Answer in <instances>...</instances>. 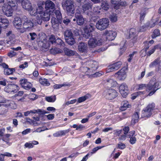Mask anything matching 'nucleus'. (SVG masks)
<instances>
[{
  "label": "nucleus",
  "instance_id": "1",
  "mask_svg": "<svg viewBox=\"0 0 161 161\" xmlns=\"http://www.w3.org/2000/svg\"><path fill=\"white\" fill-rule=\"evenodd\" d=\"M44 2L40 1L37 4L36 9L38 14L36 17V22L35 23L40 25L43 21H48L50 18V14L44 11Z\"/></svg>",
  "mask_w": 161,
  "mask_h": 161
},
{
  "label": "nucleus",
  "instance_id": "2",
  "mask_svg": "<svg viewBox=\"0 0 161 161\" xmlns=\"http://www.w3.org/2000/svg\"><path fill=\"white\" fill-rule=\"evenodd\" d=\"M17 6L13 1H9L8 3H4L2 7V11L4 14L8 17L12 16L13 11L16 9Z\"/></svg>",
  "mask_w": 161,
  "mask_h": 161
},
{
  "label": "nucleus",
  "instance_id": "3",
  "mask_svg": "<svg viewBox=\"0 0 161 161\" xmlns=\"http://www.w3.org/2000/svg\"><path fill=\"white\" fill-rule=\"evenodd\" d=\"M110 22L107 18H104L99 19L96 23V27L100 31H103L108 27Z\"/></svg>",
  "mask_w": 161,
  "mask_h": 161
},
{
  "label": "nucleus",
  "instance_id": "4",
  "mask_svg": "<svg viewBox=\"0 0 161 161\" xmlns=\"http://www.w3.org/2000/svg\"><path fill=\"white\" fill-rule=\"evenodd\" d=\"M73 0H66L62 3V6L65 9L68 14H70L74 13L75 10Z\"/></svg>",
  "mask_w": 161,
  "mask_h": 161
},
{
  "label": "nucleus",
  "instance_id": "5",
  "mask_svg": "<svg viewBox=\"0 0 161 161\" xmlns=\"http://www.w3.org/2000/svg\"><path fill=\"white\" fill-rule=\"evenodd\" d=\"M88 43L89 47L93 48L102 45L103 41L100 37H92L89 39Z\"/></svg>",
  "mask_w": 161,
  "mask_h": 161
},
{
  "label": "nucleus",
  "instance_id": "6",
  "mask_svg": "<svg viewBox=\"0 0 161 161\" xmlns=\"http://www.w3.org/2000/svg\"><path fill=\"white\" fill-rule=\"evenodd\" d=\"M82 13V11L81 8L77 9L75 14V18L73 19V21H76L77 24L79 25H82L84 22V19L81 15Z\"/></svg>",
  "mask_w": 161,
  "mask_h": 161
},
{
  "label": "nucleus",
  "instance_id": "7",
  "mask_svg": "<svg viewBox=\"0 0 161 161\" xmlns=\"http://www.w3.org/2000/svg\"><path fill=\"white\" fill-rule=\"evenodd\" d=\"M64 38L66 42L69 45H72L75 43L73 34L70 30H67L64 32Z\"/></svg>",
  "mask_w": 161,
  "mask_h": 161
},
{
  "label": "nucleus",
  "instance_id": "8",
  "mask_svg": "<svg viewBox=\"0 0 161 161\" xmlns=\"http://www.w3.org/2000/svg\"><path fill=\"white\" fill-rule=\"evenodd\" d=\"M103 95L106 99L112 100L118 96V93L114 89H108L104 91Z\"/></svg>",
  "mask_w": 161,
  "mask_h": 161
},
{
  "label": "nucleus",
  "instance_id": "9",
  "mask_svg": "<svg viewBox=\"0 0 161 161\" xmlns=\"http://www.w3.org/2000/svg\"><path fill=\"white\" fill-rule=\"evenodd\" d=\"M0 103H3L2 106L6 107H9L11 108L15 109L16 105L14 102L11 100H6L3 97L0 95Z\"/></svg>",
  "mask_w": 161,
  "mask_h": 161
},
{
  "label": "nucleus",
  "instance_id": "10",
  "mask_svg": "<svg viewBox=\"0 0 161 161\" xmlns=\"http://www.w3.org/2000/svg\"><path fill=\"white\" fill-rule=\"evenodd\" d=\"M23 19L24 21L23 27L25 29L30 30L33 26L34 24H37V23H35L36 22V18L35 19V21L33 20V22L30 19H28L25 16L23 17ZM37 24H38L37 23Z\"/></svg>",
  "mask_w": 161,
  "mask_h": 161
},
{
  "label": "nucleus",
  "instance_id": "11",
  "mask_svg": "<svg viewBox=\"0 0 161 161\" xmlns=\"http://www.w3.org/2000/svg\"><path fill=\"white\" fill-rule=\"evenodd\" d=\"M45 8L46 12L51 14V12H53L55 9L54 3L50 0H47L44 2Z\"/></svg>",
  "mask_w": 161,
  "mask_h": 161
},
{
  "label": "nucleus",
  "instance_id": "12",
  "mask_svg": "<svg viewBox=\"0 0 161 161\" xmlns=\"http://www.w3.org/2000/svg\"><path fill=\"white\" fill-rule=\"evenodd\" d=\"M19 87L15 84L8 85L5 88L4 91L8 93H15L19 90Z\"/></svg>",
  "mask_w": 161,
  "mask_h": 161
},
{
  "label": "nucleus",
  "instance_id": "13",
  "mask_svg": "<svg viewBox=\"0 0 161 161\" xmlns=\"http://www.w3.org/2000/svg\"><path fill=\"white\" fill-rule=\"evenodd\" d=\"M116 35V33L112 31H106L103 34V36H104L106 39L109 41L114 40Z\"/></svg>",
  "mask_w": 161,
  "mask_h": 161
},
{
  "label": "nucleus",
  "instance_id": "14",
  "mask_svg": "<svg viewBox=\"0 0 161 161\" xmlns=\"http://www.w3.org/2000/svg\"><path fill=\"white\" fill-rule=\"evenodd\" d=\"M122 63L119 61L108 66L107 69V72H112L118 69L121 67Z\"/></svg>",
  "mask_w": 161,
  "mask_h": 161
},
{
  "label": "nucleus",
  "instance_id": "15",
  "mask_svg": "<svg viewBox=\"0 0 161 161\" xmlns=\"http://www.w3.org/2000/svg\"><path fill=\"white\" fill-rule=\"evenodd\" d=\"M119 90L120 94L124 97H125L128 93V88L125 84H122L119 87Z\"/></svg>",
  "mask_w": 161,
  "mask_h": 161
},
{
  "label": "nucleus",
  "instance_id": "16",
  "mask_svg": "<svg viewBox=\"0 0 161 161\" xmlns=\"http://www.w3.org/2000/svg\"><path fill=\"white\" fill-rule=\"evenodd\" d=\"M19 83L21 86L25 90H28L32 86L31 83L28 82L27 80L25 78L21 79L19 80Z\"/></svg>",
  "mask_w": 161,
  "mask_h": 161
},
{
  "label": "nucleus",
  "instance_id": "17",
  "mask_svg": "<svg viewBox=\"0 0 161 161\" xmlns=\"http://www.w3.org/2000/svg\"><path fill=\"white\" fill-rule=\"evenodd\" d=\"M115 75H118V79L119 80H123L126 77V72L125 69L123 68L115 74Z\"/></svg>",
  "mask_w": 161,
  "mask_h": 161
},
{
  "label": "nucleus",
  "instance_id": "18",
  "mask_svg": "<svg viewBox=\"0 0 161 161\" xmlns=\"http://www.w3.org/2000/svg\"><path fill=\"white\" fill-rule=\"evenodd\" d=\"M51 22L53 28L55 30H57L58 28L59 24L62 23V20H61V21H60L59 19L57 18L52 17L51 19Z\"/></svg>",
  "mask_w": 161,
  "mask_h": 161
},
{
  "label": "nucleus",
  "instance_id": "19",
  "mask_svg": "<svg viewBox=\"0 0 161 161\" xmlns=\"http://www.w3.org/2000/svg\"><path fill=\"white\" fill-rule=\"evenodd\" d=\"M146 90L147 91H150L148 94V95L149 96L153 95L157 90L153 84H150V81L147 86Z\"/></svg>",
  "mask_w": 161,
  "mask_h": 161
},
{
  "label": "nucleus",
  "instance_id": "20",
  "mask_svg": "<svg viewBox=\"0 0 161 161\" xmlns=\"http://www.w3.org/2000/svg\"><path fill=\"white\" fill-rule=\"evenodd\" d=\"M150 84H153L157 90L161 87V82L155 78H153L150 80Z\"/></svg>",
  "mask_w": 161,
  "mask_h": 161
},
{
  "label": "nucleus",
  "instance_id": "21",
  "mask_svg": "<svg viewBox=\"0 0 161 161\" xmlns=\"http://www.w3.org/2000/svg\"><path fill=\"white\" fill-rule=\"evenodd\" d=\"M79 50L81 52L86 53L87 52L88 47L87 44L83 42H80L78 46Z\"/></svg>",
  "mask_w": 161,
  "mask_h": 161
},
{
  "label": "nucleus",
  "instance_id": "22",
  "mask_svg": "<svg viewBox=\"0 0 161 161\" xmlns=\"http://www.w3.org/2000/svg\"><path fill=\"white\" fill-rule=\"evenodd\" d=\"M13 24L16 28L19 29L22 26V22L20 18L18 17L15 18L13 21Z\"/></svg>",
  "mask_w": 161,
  "mask_h": 161
},
{
  "label": "nucleus",
  "instance_id": "23",
  "mask_svg": "<svg viewBox=\"0 0 161 161\" xmlns=\"http://www.w3.org/2000/svg\"><path fill=\"white\" fill-rule=\"evenodd\" d=\"M69 129L64 130H59L53 134V136L54 137H58L60 136L64 135L70 131Z\"/></svg>",
  "mask_w": 161,
  "mask_h": 161
},
{
  "label": "nucleus",
  "instance_id": "24",
  "mask_svg": "<svg viewBox=\"0 0 161 161\" xmlns=\"http://www.w3.org/2000/svg\"><path fill=\"white\" fill-rule=\"evenodd\" d=\"M152 115V112L146 108L142 111V117H149Z\"/></svg>",
  "mask_w": 161,
  "mask_h": 161
},
{
  "label": "nucleus",
  "instance_id": "25",
  "mask_svg": "<svg viewBox=\"0 0 161 161\" xmlns=\"http://www.w3.org/2000/svg\"><path fill=\"white\" fill-rule=\"evenodd\" d=\"M22 5L23 8L28 11L30 10L32 7L31 3L29 1L27 0H25L22 2Z\"/></svg>",
  "mask_w": 161,
  "mask_h": 161
},
{
  "label": "nucleus",
  "instance_id": "26",
  "mask_svg": "<svg viewBox=\"0 0 161 161\" xmlns=\"http://www.w3.org/2000/svg\"><path fill=\"white\" fill-rule=\"evenodd\" d=\"M138 33L135 29L131 28L129 31V37L132 39H135L137 36Z\"/></svg>",
  "mask_w": 161,
  "mask_h": 161
},
{
  "label": "nucleus",
  "instance_id": "27",
  "mask_svg": "<svg viewBox=\"0 0 161 161\" xmlns=\"http://www.w3.org/2000/svg\"><path fill=\"white\" fill-rule=\"evenodd\" d=\"M9 24L8 20L4 18L0 17V25L3 27H7Z\"/></svg>",
  "mask_w": 161,
  "mask_h": 161
},
{
  "label": "nucleus",
  "instance_id": "28",
  "mask_svg": "<svg viewBox=\"0 0 161 161\" xmlns=\"http://www.w3.org/2000/svg\"><path fill=\"white\" fill-rule=\"evenodd\" d=\"M161 63V60L159 58H158L149 64V67L150 68H153L159 65Z\"/></svg>",
  "mask_w": 161,
  "mask_h": 161
},
{
  "label": "nucleus",
  "instance_id": "29",
  "mask_svg": "<svg viewBox=\"0 0 161 161\" xmlns=\"http://www.w3.org/2000/svg\"><path fill=\"white\" fill-rule=\"evenodd\" d=\"M95 26L94 23H90L89 25H86L84 29L87 30L89 31L92 32L95 30Z\"/></svg>",
  "mask_w": 161,
  "mask_h": 161
},
{
  "label": "nucleus",
  "instance_id": "30",
  "mask_svg": "<svg viewBox=\"0 0 161 161\" xmlns=\"http://www.w3.org/2000/svg\"><path fill=\"white\" fill-rule=\"evenodd\" d=\"M106 85L109 87H112L115 86L117 84V82L113 79H108L106 80Z\"/></svg>",
  "mask_w": 161,
  "mask_h": 161
},
{
  "label": "nucleus",
  "instance_id": "31",
  "mask_svg": "<svg viewBox=\"0 0 161 161\" xmlns=\"http://www.w3.org/2000/svg\"><path fill=\"white\" fill-rule=\"evenodd\" d=\"M126 40H123L120 43V48L119 53L120 55H122L123 52L126 50L125 43H126Z\"/></svg>",
  "mask_w": 161,
  "mask_h": 161
},
{
  "label": "nucleus",
  "instance_id": "32",
  "mask_svg": "<svg viewBox=\"0 0 161 161\" xmlns=\"http://www.w3.org/2000/svg\"><path fill=\"white\" fill-rule=\"evenodd\" d=\"M63 49L65 54L67 56H72L74 55L75 54L74 51L66 47H64Z\"/></svg>",
  "mask_w": 161,
  "mask_h": 161
},
{
  "label": "nucleus",
  "instance_id": "33",
  "mask_svg": "<svg viewBox=\"0 0 161 161\" xmlns=\"http://www.w3.org/2000/svg\"><path fill=\"white\" fill-rule=\"evenodd\" d=\"M121 106L120 108V109L122 111L126 110L127 108L130 107V105H129L127 101H124L121 103Z\"/></svg>",
  "mask_w": 161,
  "mask_h": 161
},
{
  "label": "nucleus",
  "instance_id": "34",
  "mask_svg": "<svg viewBox=\"0 0 161 161\" xmlns=\"http://www.w3.org/2000/svg\"><path fill=\"white\" fill-rule=\"evenodd\" d=\"M15 71L14 68H9L8 67L4 69V72L5 75H9L12 74Z\"/></svg>",
  "mask_w": 161,
  "mask_h": 161
},
{
  "label": "nucleus",
  "instance_id": "35",
  "mask_svg": "<svg viewBox=\"0 0 161 161\" xmlns=\"http://www.w3.org/2000/svg\"><path fill=\"white\" fill-rule=\"evenodd\" d=\"M6 37L7 39L11 41H13V40L15 38V35L12 33V31H10L7 33Z\"/></svg>",
  "mask_w": 161,
  "mask_h": 161
},
{
  "label": "nucleus",
  "instance_id": "36",
  "mask_svg": "<svg viewBox=\"0 0 161 161\" xmlns=\"http://www.w3.org/2000/svg\"><path fill=\"white\" fill-rule=\"evenodd\" d=\"M92 5L91 3H88L84 4L83 6L82 13L86 10H90L91 9Z\"/></svg>",
  "mask_w": 161,
  "mask_h": 161
},
{
  "label": "nucleus",
  "instance_id": "37",
  "mask_svg": "<svg viewBox=\"0 0 161 161\" xmlns=\"http://www.w3.org/2000/svg\"><path fill=\"white\" fill-rule=\"evenodd\" d=\"M148 29L154 27L156 24V22H154L153 20H151L145 23Z\"/></svg>",
  "mask_w": 161,
  "mask_h": 161
},
{
  "label": "nucleus",
  "instance_id": "38",
  "mask_svg": "<svg viewBox=\"0 0 161 161\" xmlns=\"http://www.w3.org/2000/svg\"><path fill=\"white\" fill-rule=\"evenodd\" d=\"M59 45L61 47H64L65 46L64 42L60 38L57 37L56 38L55 45Z\"/></svg>",
  "mask_w": 161,
  "mask_h": 161
},
{
  "label": "nucleus",
  "instance_id": "39",
  "mask_svg": "<svg viewBox=\"0 0 161 161\" xmlns=\"http://www.w3.org/2000/svg\"><path fill=\"white\" fill-rule=\"evenodd\" d=\"M102 8L105 11H107L109 8V5L107 1H104L102 3L101 6Z\"/></svg>",
  "mask_w": 161,
  "mask_h": 161
},
{
  "label": "nucleus",
  "instance_id": "40",
  "mask_svg": "<svg viewBox=\"0 0 161 161\" xmlns=\"http://www.w3.org/2000/svg\"><path fill=\"white\" fill-rule=\"evenodd\" d=\"M39 82L42 85L48 86L50 85V83L47 80L44 78H41L39 80Z\"/></svg>",
  "mask_w": 161,
  "mask_h": 161
},
{
  "label": "nucleus",
  "instance_id": "41",
  "mask_svg": "<svg viewBox=\"0 0 161 161\" xmlns=\"http://www.w3.org/2000/svg\"><path fill=\"white\" fill-rule=\"evenodd\" d=\"M45 100L48 102H54L56 100L55 96H52L49 97H45Z\"/></svg>",
  "mask_w": 161,
  "mask_h": 161
},
{
  "label": "nucleus",
  "instance_id": "42",
  "mask_svg": "<svg viewBox=\"0 0 161 161\" xmlns=\"http://www.w3.org/2000/svg\"><path fill=\"white\" fill-rule=\"evenodd\" d=\"M139 118L138 112H136L132 116V121L134 123H135L137 121Z\"/></svg>",
  "mask_w": 161,
  "mask_h": 161
},
{
  "label": "nucleus",
  "instance_id": "43",
  "mask_svg": "<svg viewBox=\"0 0 161 161\" xmlns=\"http://www.w3.org/2000/svg\"><path fill=\"white\" fill-rule=\"evenodd\" d=\"M90 96L89 95L87 94L84 96L79 97L78 100V102L80 103L85 101L86 100L88 99Z\"/></svg>",
  "mask_w": 161,
  "mask_h": 161
},
{
  "label": "nucleus",
  "instance_id": "44",
  "mask_svg": "<svg viewBox=\"0 0 161 161\" xmlns=\"http://www.w3.org/2000/svg\"><path fill=\"white\" fill-rule=\"evenodd\" d=\"M84 31L82 34L83 37L86 39L88 38L91 35V32L85 29H84Z\"/></svg>",
  "mask_w": 161,
  "mask_h": 161
},
{
  "label": "nucleus",
  "instance_id": "45",
  "mask_svg": "<svg viewBox=\"0 0 161 161\" xmlns=\"http://www.w3.org/2000/svg\"><path fill=\"white\" fill-rule=\"evenodd\" d=\"M57 38V37H56L53 35H52L49 38L48 40L49 43H51L52 44H54L55 45Z\"/></svg>",
  "mask_w": 161,
  "mask_h": 161
},
{
  "label": "nucleus",
  "instance_id": "46",
  "mask_svg": "<svg viewBox=\"0 0 161 161\" xmlns=\"http://www.w3.org/2000/svg\"><path fill=\"white\" fill-rule=\"evenodd\" d=\"M56 18L58 19H59L60 21L62 20V17L61 14L59 10H56L55 12Z\"/></svg>",
  "mask_w": 161,
  "mask_h": 161
},
{
  "label": "nucleus",
  "instance_id": "47",
  "mask_svg": "<svg viewBox=\"0 0 161 161\" xmlns=\"http://www.w3.org/2000/svg\"><path fill=\"white\" fill-rule=\"evenodd\" d=\"M28 11H29L30 14L31 15L35 16L37 14L36 8H33L32 7L30 10Z\"/></svg>",
  "mask_w": 161,
  "mask_h": 161
},
{
  "label": "nucleus",
  "instance_id": "48",
  "mask_svg": "<svg viewBox=\"0 0 161 161\" xmlns=\"http://www.w3.org/2000/svg\"><path fill=\"white\" fill-rule=\"evenodd\" d=\"M160 35V31L158 29H155L153 33V35L152 36V37L153 38H156V37L159 36Z\"/></svg>",
  "mask_w": 161,
  "mask_h": 161
},
{
  "label": "nucleus",
  "instance_id": "49",
  "mask_svg": "<svg viewBox=\"0 0 161 161\" xmlns=\"http://www.w3.org/2000/svg\"><path fill=\"white\" fill-rule=\"evenodd\" d=\"M109 18L111 21L112 22H115L117 20V17L115 14L111 15Z\"/></svg>",
  "mask_w": 161,
  "mask_h": 161
},
{
  "label": "nucleus",
  "instance_id": "50",
  "mask_svg": "<svg viewBox=\"0 0 161 161\" xmlns=\"http://www.w3.org/2000/svg\"><path fill=\"white\" fill-rule=\"evenodd\" d=\"M147 29H148V28L145 24L144 25L139 28V29L138 31V32H144Z\"/></svg>",
  "mask_w": 161,
  "mask_h": 161
},
{
  "label": "nucleus",
  "instance_id": "51",
  "mask_svg": "<svg viewBox=\"0 0 161 161\" xmlns=\"http://www.w3.org/2000/svg\"><path fill=\"white\" fill-rule=\"evenodd\" d=\"M36 113L40 115H42L49 113L47 112L42 109H38L36 110Z\"/></svg>",
  "mask_w": 161,
  "mask_h": 161
},
{
  "label": "nucleus",
  "instance_id": "52",
  "mask_svg": "<svg viewBox=\"0 0 161 161\" xmlns=\"http://www.w3.org/2000/svg\"><path fill=\"white\" fill-rule=\"evenodd\" d=\"M29 36H28L29 38L31 40H34L36 37V34L35 33H29Z\"/></svg>",
  "mask_w": 161,
  "mask_h": 161
},
{
  "label": "nucleus",
  "instance_id": "53",
  "mask_svg": "<svg viewBox=\"0 0 161 161\" xmlns=\"http://www.w3.org/2000/svg\"><path fill=\"white\" fill-rule=\"evenodd\" d=\"M155 107V104L154 103H153L149 104L146 108L152 112L154 109Z\"/></svg>",
  "mask_w": 161,
  "mask_h": 161
},
{
  "label": "nucleus",
  "instance_id": "54",
  "mask_svg": "<svg viewBox=\"0 0 161 161\" xmlns=\"http://www.w3.org/2000/svg\"><path fill=\"white\" fill-rule=\"evenodd\" d=\"M103 147H103L99 146V147H94V148H93L92 149V152H91L90 153V155H92L93 154L95 153L98 150L102 148Z\"/></svg>",
  "mask_w": 161,
  "mask_h": 161
},
{
  "label": "nucleus",
  "instance_id": "55",
  "mask_svg": "<svg viewBox=\"0 0 161 161\" xmlns=\"http://www.w3.org/2000/svg\"><path fill=\"white\" fill-rule=\"evenodd\" d=\"M101 9L100 6H95L93 8V11L94 12L97 13L99 14L100 13V10Z\"/></svg>",
  "mask_w": 161,
  "mask_h": 161
},
{
  "label": "nucleus",
  "instance_id": "56",
  "mask_svg": "<svg viewBox=\"0 0 161 161\" xmlns=\"http://www.w3.org/2000/svg\"><path fill=\"white\" fill-rule=\"evenodd\" d=\"M14 42V41H12L8 39L5 41H4V44L7 47L11 45Z\"/></svg>",
  "mask_w": 161,
  "mask_h": 161
},
{
  "label": "nucleus",
  "instance_id": "57",
  "mask_svg": "<svg viewBox=\"0 0 161 161\" xmlns=\"http://www.w3.org/2000/svg\"><path fill=\"white\" fill-rule=\"evenodd\" d=\"M135 131L132 130L129 132L126 135V136L127 138H130L131 137H134L136 136L135 135Z\"/></svg>",
  "mask_w": 161,
  "mask_h": 161
},
{
  "label": "nucleus",
  "instance_id": "58",
  "mask_svg": "<svg viewBox=\"0 0 161 161\" xmlns=\"http://www.w3.org/2000/svg\"><path fill=\"white\" fill-rule=\"evenodd\" d=\"M143 94V92L139 91L136 92L135 94L133 95V96L132 97V99H135L137 96L142 94Z\"/></svg>",
  "mask_w": 161,
  "mask_h": 161
},
{
  "label": "nucleus",
  "instance_id": "59",
  "mask_svg": "<svg viewBox=\"0 0 161 161\" xmlns=\"http://www.w3.org/2000/svg\"><path fill=\"white\" fill-rule=\"evenodd\" d=\"M17 54L16 52L11 51L8 53V55L10 58H12Z\"/></svg>",
  "mask_w": 161,
  "mask_h": 161
},
{
  "label": "nucleus",
  "instance_id": "60",
  "mask_svg": "<svg viewBox=\"0 0 161 161\" xmlns=\"http://www.w3.org/2000/svg\"><path fill=\"white\" fill-rule=\"evenodd\" d=\"M137 86L138 90H141L145 89L147 86L145 84H142L137 85Z\"/></svg>",
  "mask_w": 161,
  "mask_h": 161
},
{
  "label": "nucleus",
  "instance_id": "61",
  "mask_svg": "<svg viewBox=\"0 0 161 161\" xmlns=\"http://www.w3.org/2000/svg\"><path fill=\"white\" fill-rule=\"evenodd\" d=\"M29 97L30 99L34 100L37 98V96L34 94H31L29 95Z\"/></svg>",
  "mask_w": 161,
  "mask_h": 161
},
{
  "label": "nucleus",
  "instance_id": "62",
  "mask_svg": "<svg viewBox=\"0 0 161 161\" xmlns=\"http://www.w3.org/2000/svg\"><path fill=\"white\" fill-rule=\"evenodd\" d=\"M25 146L26 147H27L29 148H32L34 147L33 145H32L31 142H26L25 144Z\"/></svg>",
  "mask_w": 161,
  "mask_h": 161
},
{
  "label": "nucleus",
  "instance_id": "63",
  "mask_svg": "<svg viewBox=\"0 0 161 161\" xmlns=\"http://www.w3.org/2000/svg\"><path fill=\"white\" fill-rule=\"evenodd\" d=\"M136 141V139L135 136L131 137L130 138V143L132 144H135Z\"/></svg>",
  "mask_w": 161,
  "mask_h": 161
},
{
  "label": "nucleus",
  "instance_id": "64",
  "mask_svg": "<svg viewBox=\"0 0 161 161\" xmlns=\"http://www.w3.org/2000/svg\"><path fill=\"white\" fill-rule=\"evenodd\" d=\"M136 52H134L131 54H130L129 55V58H128V61L129 62H130L132 59L134 55L136 54Z\"/></svg>",
  "mask_w": 161,
  "mask_h": 161
}]
</instances>
